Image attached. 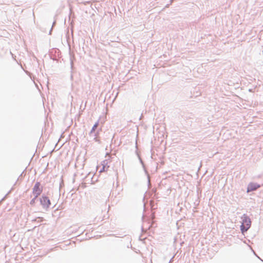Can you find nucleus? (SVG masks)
Returning a JSON list of instances; mask_svg holds the SVG:
<instances>
[{"label":"nucleus","mask_w":263,"mask_h":263,"mask_svg":"<svg viewBox=\"0 0 263 263\" xmlns=\"http://www.w3.org/2000/svg\"><path fill=\"white\" fill-rule=\"evenodd\" d=\"M40 202L43 207L46 208H48L51 204L50 201L48 197L44 196H43L40 198Z\"/></svg>","instance_id":"7ed1b4c3"},{"label":"nucleus","mask_w":263,"mask_h":263,"mask_svg":"<svg viewBox=\"0 0 263 263\" xmlns=\"http://www.w3.org/2000/svg\"><path fill=\"white\" fill-rule=\"evenodd\" d=\"M99 125V123H96L93 126L91 132H94Z\"/></svg>","instance_id":"423d86ee"},{"label":"nucleus","mask_w":263,"mask_h":263,"mask_svg":"<svg viewBox=\"0 0 263 263\" xmlns=\"http://www.w3.org/2000/svg\"><path fill=\"white\" fill-rule=\"evenodd\" d=\"M108 161L107 160H105L102 162V167L100 170V173L104 172L107 171L108 168H109V165H108Z\"/></svg>","instance_id":"39448f33"},{"label":"nucleus","mask_w":263,"mask_h":263,"mask_svg":"<svg viewBox=\"0 0 263 263\" xmlns=\"http://www.w3.org/2000/svg\"><path fill=\"white\" fill-rule=\"evenodd\" d=\"M260 187V185L257 183H250L248 186L247 192H250L255 191Z\"/></svg>","instance_id":"20e7f679"},{"label":"nucleus","mask_w":263,"mask_h":263,"mask_svg":"<svg viewBox=\"0 0 263 263\" xmlns=\"http://www.w3.org/2000/svg\"><path fill=\"white\" fill-rule=\"evenodd\" d=\"M36 199H35V197L30 202V203L31 204H33L35 202V200Z\"/></svg>","instance_id":"0eeeda50"},{"label":"nucleus","mask_w":263,"mask_h":263,"mask_svg":"<svg viewBox=\"0 0 263 263\" xmlns=\"http://www.w3.org/2000/svg\"><path fill=\"white\" fill-rule=\"evenodd\" d=\"M43 191V187L39 182L35 183L32 189V194L35 196L36 199L39 195H41Z\"/></svg>","instance_id":"f03ea898"},{"label":"nucleus","mask_w":263,"mask_h":263,"mask_svg":"<svg viewBox=\"0 0 263 263\" xmlns=\"http://www.w3.org/2000/svg\"><path fill=\"white\" fill-rule=\"evenodd\" d=\"M251 220L247 216L243 215L242 217V223L241 225V230L242 232L247 231L251 226Z\"/></svg>","instance_id":"f257e3e1"}]
</instances>
